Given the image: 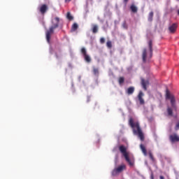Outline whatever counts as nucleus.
<instances>
[{
	"instance_id": "1",
	"label": "nucleus",
	"mask_w": 179,
	"mask_h": 179,
	"mask_svg": "<svg viewBox=\"0 0 179 179\" xmlns=\"http://www.w3.org/2000/svg\"><path fill=\"white\" fill-rule=\"evenodd\" d=\"M129 125L133 129V134L137 135L141 141H145V136L143 132H142V129L139 126L138 122H134V119L130 117L129 120Z\"/></svg>"
},
{
	"instance_id": "2",
	"label": "nucleus",
	"mask_w": 179,
	"mask_h": 179,
	"mask_svg": "<svg viewBox=\"0 0 179 179\" xmlns=\"http://www.w3.org/2000/svg\"><path fill=\"white\" fill-rule=\"evenodd\" d=\"M52 25L45 32L46 41H48V44L51 43V36L54 34V30L59 27V17H55V19L52 20Z\"/></svg>"
},
{
	"instance_id": "3",
	"label": "nucleus",
	"mask_w": 179,
	"mask_h": 179,
	"mask_svg": "<svg viewBox=\"0 0 179 179\" xmlns=\"http://www.w3.org/2000/svg\"><path fill=\"white\" fill-rule=\"evenodd\" d=\"M148 47L150 50V54L148 55V51L146 50V49H143V50L142 59L144 64H145L147 61H150V58L153 57V47H152V41H150L148 42Z\"/></svg>"
},
{
	"instance_id": "4",
	"label": "nucleus",
	"mask_w": 179,
	"mask_h": 179,
	"mask_svg": "<svg viewBox=\"0 0 179 179\" xmlns=\"http://www.w3.org/2000/svg\"><path fill=\"white\" fill-rule=\"evenodd\" d=\"M127 166H125V164H122L117 166V168L114 169L111 173L113 177H115L118 176L120 173H122V171H124V170H125Z\"/></svg>"
},
{
	"instance_id": "5",
	"label": "nucleus",
	"mask_w": 179,
	"mask_h": 179,
	"mask_svg": "<svg viewBox=\"0 0 179 179\" xmlns=\"http://www.w3.org/2000/svg\"><path fill=\"white\" fill-rule=\"evenodd\" d=\"M166 99L170 100L171 107H173V108H176V98L174 97V95L170 94V91H169V90H166Z\"/></svg>"
},
{
	"instance_id": "6",
	"label": "nucleus",
	"mask_w": 179,
	"mask_h": 179,
	"mask_svg": "<svg viewBox=\"0 0 179 179\" xmlns=\"http://www.w3.org/2000/svg\"><path fill=\"white\" fill-rule=\"evenodd\" d=\"M80 52L81 54H83L85 62H87L88 64L92 62V58L89 55H87V51L86 50V48H82Z\"/></svg>"
},
{
	"instance_id": "7",
	"label": "nucleus",
	"mask_w": 179,
	"mask_h": 179,
	"mask_svg": "<svg viewBox=\"0 0 179 179\" xmlns=\"http://www.w3.org/2000/svg\"><path fill=\"white\" fill-rule=\"evenodd\" d=\"M47 10H48V6H47L46 4H42L39 8V11L41 15H45Z\"/></svg>"
},
{
	"instance_id": "8",
	"label": "nucleus",
	"mask_w": 179,
	"mask_h": 179,
	"mask_svg": "<svg viewBox=\"0 0 179 179\" xmlns=\"http://www.w3.org/2000/svg\"><path fill=\"white\" fill-rule=\"evenodd\" d=\"M141 86L144 90H148V86H149V80H145V78H141Z\"/></svg>"
},
{
	"instance_id": "9",
	"label": "nucleus",
	"mask_w": 179,
	"mask_h": 179,
	"mask_svg": "<svg viewBox=\"0 0 179 179\" xmlns=\"http://www.w3.org/2000/svg\"><path fill=\"white\" fill-rule=\"evenodd\" d=\"M171 142L174 143V142H179V136L177 134H173L169 136Z\"/></svg>"
},
{
	"instance_id": "10",
	"label": "nucleus",
	"mask_w": 179,
	"mask_h": 179,
	"mask_svg": "<svg viewBox=\"0 0 179 179\" xmlns=\"http://www.w3.org/2000/svg\"><path fill=\"white\" fill-rule=\"evenodd\" d=\"M124 159L126 160V162H127V163L129 164V165L132 167L134 166V165L135 164V162L134 161V159H131L129 158V154H128L127 155H126L124 157Z\"/></svg>"
},
{
	"instance_id": "11",
	"label": "nucleus",
	"mask_w": 179,
	"mask_h": 179,
	"mask_svg": "<svg viewBox=\"0 0 179 179\" xmlns=\"http://www.w3.org/2000/svg\"><path fill=\"white\" fill-rule=\"evenodd\" d=\"M119 150L120 152H121V153H122L124 157H125V156H127L128 152H127V148H125V146L124 145H120L119 147Z\"/></svg>"
},
{
	"instance_id": "12",
	"label": "nucleus",
	"mask_w": 179,
	"mask_h": 179,
	"mask_svg": "<svg viewBox=\"0 0 179 179\" xmlns=\"http://www.w3.org/2000/svg\"><path fill=\"white\" fill-rule=\"evenodd\" d=\"M143 92L142 91H140L138 95V99L140 101V104L143 105L145 104V100L143 99Z\"/></svg>"
},
{
	"instance_id": "13",
	"label": "nucleus",
	"mask_w": 179,
	"mask_h": 179,
	"mask_svg": "<svg viewBox=\"0 0 179 179\" xmlns=\"http://www.w3.org/2000/svg\"><path fill=\"white\" fill-rule=\"evenodd\" d=\"M177 24L176 23H173L172 25H171L169 27V30L170 31V33H176V31L177 30Z\"/></svg>"
},
{
	"instance_id": "14",
	"label": "nucleus",
	"mask_w": 179,
	"mask_h": 179,
	"mask_svg": "<svg viewBox=\"0 0 179 179\" xmlns=\"http://www.w3.org/2000/svg\"><path fill=\"white\" fill-rule=\"evenodd\" d=\"M140 149L141 152H143L144 156H148V151L146 150V148L143 144L140 145Z\"/></svg>"
},
{
	"instance_id": "15",
	"label": "nucleus",
	"mask_w": 179,
	"mask_h": 179,
	"mask_svg": "<svg viewBox=\"0 0 179 179\" xmlns=\"http://www.w3.org/2000/svg\"><path fill=\"white\" fill-rule=\"evenodd\" d=\"M134 92H135V87H129L127 90V93L129 95L134 94Z\"/></svg>"
},
{
	"instance_id": "16",
	"label": "nucleus",
	"mask_w": 179,
	"mask_h": 179,
	"mask_svg": "<svg viewBox=\"0 0 179 179\" xmlns=\"http://www.w3.org/2000/svg\"><path fill=\"white\" fill-rule=\"evenodd\" d=\"M130 9L133 13H136L138 12V7L135 6V4H131L130 6Z\"/></svg>"
},
{
	"instance_id": "17",
	"label": "nucleus",
	"mask_w": 179,
	"mask_h": 179,
	"mask_svg": "<svg viewBox=\"0 0 179 179\" xmlns=\"http://www.w3.org/2000/svg\"><path fill=\"white\" fill-rule=\"evenodd\" d=\"M148 155L150 160H152V163H156V159H155V157H153V154L152 153V151L148 152Z\"/></svg>"
},
{
	"instance_id": "18",
	"label": "nucleus",
	"mask_w": 179,
	"mask_h": 179,
	"mask_svg": "<svg viewBox=\"0 0 179 179\" xmlns=\"http://www.w3.org/2000/svg\"><path fill=\"white\" fill-rule=\"evenodd\" d=\"M97 31H99V26L94 24L92 26V33L94 34H96V33H97Z\"/></svg>"
},
{
	"instance_id": "19",
	"label": "nucleus",
	"mask_w": 179,
	"mask_h": 179,
	"mask_svg": "<svg viewBox=\"0 0 179 179\" xmlns=\"http://www.w3.org/2000/svg\"><path fill=\"white\" fill-rule=\"evenodd\" d=\"M153 11H151L148 15V22H152L153 21Z\"/></svg>"
},
{
	"instance_id": "20",
	"label": "nucleus",
	"mask_w": 179,
	"mask_h": 179,
	"mask_svg": "<svg viewBox=\"0 0 179 179\" xmlns=\"http://www.w3.org/2000/svg\"><path fill=\"white\" fill-rule=\"evenodd\" d=\"M78 24L76 23H74L73 25H72V27H71V31H76V30H78Z\"/></svg>"
},
{
	"instance_id": "21",
	"label": "nucleus",
	"mask_w": 179,
	"mask_h": 179,
	"mask_svg": "<svg viewBox=\"0 0 179 179\" xmlns=\"http://www.w3.org/2000/svg\"><path fill=\"white\" fill-rule=\"evenodd\" d=\"M93 73H94V75L95 76H99V69H97V68H94V69H93Z\"/></svg>"
},
{
	"instance_id": "22",
	"label": "nucleus",
	"mask_w": 179,
	"mask_h": 179,
	"mask_svg": "<svg viewBox=\"0 0 179 179\" xmlns=\"http://www.w3.org/2000/svg\"><path fill=\"white\" fill-rule=\"evenodd\" d=\"M167 113L168 115H170L171 117L173 116V109H171V108H167Z\"/></svg>"
},
{
	"instance_id": "23",
	"label": "nucleus",
	"mask_w": 179,
	"mask_h": 179,
	"mask_svg": "<svg viewBox=\"0 0 179 179\" xmlns=\"http://www.w3.org/2000/svg\"><path fill=\"white\" fill-rule=\"evenodd\" d=\"M67 19L69 20H73V17L71 15V13L68 12L66 15Z\"/></svg>"
},
{
	"instance_id": "24",
	"label": "nucleus",
	"mask_w": 179,
	"mask_h": 179,
	"mask_svg": "<svg viewBox=\"0 0 179 179\" xmlns=\"http://www.w3.org/2000/svg\"><path fill=\"white\" fill-rule=\"evenodd\" d=\"M106 46L108 47V48H111L113 47V43H111V41H107Z\"/></svg>"
},
{
	"instance_id": "25",
	"label": "nucleus",
	"mask_w": 179,
	"mask_h": 179,
	"mask_svg": "<svg viewBox=\"0 0 179 179\" xmlns=\"http://www.w3.org/2000/svg\"><path fill=\"white\" fill-rule=\"evenodd\" d=\"M124 80H125V79L124 78V77H120L118 82H119L120 85H122V83H124Z\"/></svg>"
},
{
	"instance_id": "26",
	"label": "nucleus",
	"mask_w": 179,
	"mask_h": 179,
	"mask_svg": "<svg viewBox=\"0 0 179 179\" xmlns=\"http://www.w3.org/2000/svg\"><path fill=\"white\" fill-rule=\"evenodd\" d=\"M122 27L123 29H125L126 30L128 29V24H127V21H124L123 23H122Z\"/></svg>"
},
{
	"instance_id": "27",
	"label": "nucleus",
	"mask_w": 179,
	"mask_h": 179,
	"mask_svg": "<svg viewBox=\"0 0 179 179\" xmlns=\"http://www.w3.org/2000/svg\"><path fill=\"white\" fill-rule=\"evenodd\" d=\"M100 43L101 44H104L106 43V39H104V38H101Z\"/></svg>"
},
{
	"instance_id": "28",
	"label": "nucleus",
	"mask_w": 179,
	"mask_h": 179,
	"mask_svg": "<svg viewBox=\"0 0 179 179\" xmlns=\"http://www.w3.org/2000/svg\"><path fill=\"white\" fill-rule=\"evenodd\" d=\"M175 129H176V131H178V129H179V122L176 124V125L175 127Z\"/></svg>"
},
{
	"instance_id": "29",
	"label": "nucleus",
	"mask_w": 179,
	"mask_h": 179,
	"mask_svg": "<svg viewBox=\"0 0 179 179\" xmlns=\"http://www.w3.org/2000/svg\"><path fill=\"white\" fill-rule=\"evenodd\" d=\"M124 1V3H125V5H127L128 3V1L129 0H123Z\"/></svg>"
},
{
	"instance_id": "30",
	"label": "nucleus",
	"mask_w": 179,
	"mask_h": 179,
	"mask_svg": "<svg viewBox=\"0 0 179 179\" xmlns=\"http://www.w3.org/2000/svg\"><path fill=\"white\" fill-rule=\"evenodd\" d=\"M150 178H151V179H155V176H153V173L151 174Z\"/></svg>"
},
{
	"instance_id": "31",
	"label": "nucleus",
	"mask_w": 179,
	"mask_h": 179,
	"mask_svg": "<svg viewBox=\"0 0 179 179\" xmlns=\"http://www.w3.org/2000/svg\"><path fill=\"white\" fill-rule=\"evenodd\" d=\"M55 57H56L57 59H59V56H58L57 54L55 55Z\"/></svg>"
},
{
	"instance_id": "32",
	"label": "nucleus",
	"mask_w": 179,
	"mask_h": 179,
	"mask_svg": "<svg viewBox=\"0 0 179 179\" xmlns=\"http://www.w3.org/2000/svg\"><path fill=\"white\" fill-rule=\"evenodd\" d=\"M87 103H89V101H90V97L87 96Z\"/></svg>"
},
{
	"instance_id": "33",
	"label": "nucleus",
	"mask_w": 179,
	"mask_h": 179,
	"mask_svg": "<svg viewBox=\"0 0 179 179\" xmlns=\"http://www.w3.org/2000/svg\"><path fill=\"white\" fill-rule=\"evenodd\" d=\"M159 179H164V176H159Z\"/></svg>"
},
{
	"instance_id": "34",
	"label": "nucleus",
	"mask_w": 179,
	"mask_h": 179,
	"mask_svg": "<svg viewBox=\"0 0 179 179\" xmlns=\"http://www.w3.org/2000/svg\"><path fill=\"white\" fill-rule=\"evenodd\" d=\"M71 0H65V2H71Z\"/></svg>"
}]
</instances>
